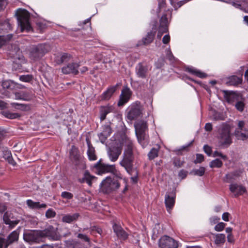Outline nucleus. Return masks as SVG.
Instances as JSON below:
<instances>
[{
    "label": "nucleus",
    "mask_w": 248,
    "mask_h": 248,
    "mask_svg": "<svg viewBox=\"0 0 248 248\" xmlns=\"http://www.w3.org/2000/svg\"><path fill=\"white\" fill-rule=\"evenodd\" d=\"M223 165L222 162L219 159H216L212 160L210 163V167L212 168H221Z\"/></svg>",
    "instance_id": "nucleus-45"
},
{
    "label": "nucleus",
    "mask_w": 248,
    "mask_h": 248,
    "mask_svg": "<svg viewBox=\"0 0 248 248\" xmlns=\"http://www.w3.org/2000/svg\"><path fill=\"white\" fill-rule=\"evenodd\" d=\"M86 141L88 146L87 155L90 160H96L97 155L95 154L94 148L89 138L86 139Z\"/></svg>",
    "instance_id": "nucleus-25"
},
{
    "label": "nucleus",
    "mask_w": 248,
    "mask_h": 248,
    "mask_svg": "<svg viewBox=\"0 0 248 248\" xmlns=\"http://www.w3.org/2000/svg\"><path fill=\"white\" fill-rule=\"evenodd\" d=\"M175 193L172 192L170 194H166L165 203L167 210L170 212L175 203Z\"/></svg>",
    "instance_id": "nucleus-21"
},
{
    "label": "nucleus",
    "mask_w": 248,
    "mask_h": 248,
    "mask_svg": "<svg viewBox=\"0 0 248 248\" xmlns=\"http://www.w3.org/2000/svg\"><path fill=\"white\" fill-rule=\"evenodd\" d=\"M135 128L136 134L140 143L145 140V131L148 128L146 122L144 121H140L134 124Z\"/></svg>",
    "instance_id": "nucleus-9"
},
{
    "label": "nucleus",
    "mask_w": 248,
    "mask_h": 248,
    "mask_svg": "<svg viewBox=\"0 0 248 248\" xmlns=\"http://www.w3.org/2000/svg\"><path fill=\"white\" fill-rule=\"evenodd\" d=\"M229 188L230 191L234 193L235 197L241 195L247 191L245 187L236 184L230 185Z\"/></svg>",
    "instance_id": "nucleus-24"
},
{
    "label": "nucleus",
    "mask_w": 248,
    "mask_h": 248,
    "mask_svg": "<svg viewBox=\"0 0 248 248\" xmlns=\"http://www.w3.org/2000/svg\"><path fill=\"white\" fill-rule=\"evenodd\" d=\"M19 233L16 231L12 232L5 239L0 237V248H7V247L14 242H17L18 240Z\"/></svg>",
    "instance_id": "nucleus-11"
},
{
    "label": "nucleus",
    "mask_w": 248,
    "mask_h": 248,
    "mask_svg": "<svg viewBox=\"0 0 248 248\" xmlns=\"http://www.w3.org/2000/svg\"><path fill=\"white\" fill-rule=\"evenodd\" d=\"M7 208V206L5 203L0 202V213H5Z\"/></svg>",
    "instance_id": "nucleus-64"
},
{
    "label": "nucleus",
    "mask_w": 248,
    "mask_h": 248,
    "mask_svg": "<svg viewBox=\"0 0 248 248\" xmlns=\"http://www.w3.org/2000/svg\"><path fill=\"white\" fill-rule=\"evenodd\" d=\"M64 248H87L84 247V245L81 243L74 241L67 240L65 241Z\"/></svg>",
    "instance_id": "nucleus-27"
},
{
    "label": "nucleus",
    "mask_w": 248,
    "mask_h": 248,
    "mask_svg": "<svg viewBox=\"0 0 248 248\" xmlns=\"http://www.w3.org/2000/svg\"><path fill=\"white\" fill-rule=\"evenodd\" d=\"M168 31V21L166 14L163 15L159 20V26L158 29L157 37L161 38L164 33Z\"/></svg>",
    "instance_id": "nucleus-15"
},
{
    "label": "nucleus",
    "mask_w": 248,
    "mask_h": 248,
    "mask_svg": "<svg viewBox=\"0 0 248 248\" xmlns=\"http://www.w3.org/2000/svg\"><path fill=\"white\" fill-rule=\"evenodd\" d=\"M120 186V184L118 180L112 179L110 177H107L101 183L102 190L107 193H110L112 191L117 189Z\"/></svg>",
    "instance_id": "nucleus-7"
},
{
    "label": "nucleus",
    "mask_w": 248,
    "mask_h": 248,
    "mask_svg": "<svg viewBox=\"0 0 248 248\" xmlns=\"http://www.w3.org/2000/svg\"><path fill=\"white\" fill-rule=\"evenodd\" d=\"M244 101L245 98L242 97L240 100L236 103L235 107L237 110L240 112H242L244 110L245 108Z\"/></svg>",
    "instance_id": "nucleus-42"
},
{
    "label": "nucleus",
    "mask_w": 248,
    "mask_h": 248,
    "mask_svg": "<svg viewBox=\"0 0 248 248\" xmlns=\"http://www.w3.org/2000/svg\"><path fill=\"white\" fill-rule=\"evenodd\" d=\"M170 41V36L169 34L165 35L162 39V42L164 44H168Z\"/></svg>",
    "instance_id": "nucleus-63"
},
{
    "label": "nucleus",
    "mask_w": 248,
    "mask_h": 248,
    "mask_svg": "<svg viewBox=\"0 0 248 248\" xmlns=\"http://www.w3.org/2000/svg\"><path fill=\"white\" fill-rule=\"evenodd\" d=\"M61 196L65 199H71L73 197V195L69 192L64 191L62 193Z\"/></svg>",
    "instance_id": "nucleus-54"
},
{
    "label": "nucleus",
    "mask_w": 248,
    "mask_h": 248,
    "mask_svg": "<svg viewBox=\"0 0 248 248\" xmlns=\"http://www.w3.org/2000/svg\"><path fill=\"white\" fill-rule=\"evenodd\" d=\"M186 70L188 73L201 78H203L206 77V74L205 73H202L201 71L198 70L194 68L187 67L186 68Z\"/></svg>",
    "instance_id": "nucleus-33"
},
{
    "label": "nucleus",
    "mask_w": 248,
    "mask_h": 248,
    "mask_svg": "<svg viewBox=\"0 0 248 248\" xmlns=\"http://www.w3.org/2000/svg\"><path fill=\"white\" fill-rule=\"evenodd\" d=\"M101 161L102 160L100 159L94 165V168L98 171V174L111 173L118 178L122 179L121 174L116 170L115 165L106 164L102 163Z\"/></svg>",
    "instance_id": "nucleus-6"
},
{
    "label": "nucleus",
    "mask_w": 248,
    "mask_h": 248,
    "mask_svg": "<svg viewBox=\"0 0 248 248\" xmlns=\"http://www.w3.org/2000/svg\"><path fill=\"white\" fill-rule=\"evenodd\" d=\"M155 31H152L148 32L147 35L145 37H143L142 39V43L143 45L147 46L153 42L155 36Z\"/></svg>",
    "instance_id": "nucleus-29"
},
{
    "label": "nucleus",
    "mask_w": 248,
    "mask_h": 248,
    "mask_svg": "<svg viewBox=\"0 0 248 248\" xmlns=\"http://www.w3.org/2000/svg\"><path fill=\"white\" fill-rule=\"evenodd\" d=\"M77 237L83 241L87 242L89 245H90L91 243L90 238L86 234L78 233L77 235Z\"/></svg>",
    "instance_id": "nucleus-48"
},
{
    "label": "nucleus",
    "mask_w": 248,
    "mask_h": 248,
    "mask_svg": "<svg viewBox=\"0 0 248 248\" xmlns=\"http://www.w3.org/2000/svg\"><path fill=\"white\" fill-rule=\"evenodd\" d=\"M205 168L203 167H201L199 169L194 170L192 172L194 175L202 176L205 173Z\"/></svg>",
    "instance_id": "nucleus-49"
},
{
    "label": "nucleus",
    "mask_w": 248,
    "mask_h": 248,
    "mask_svg": "<svg viewBox=\"0 0 248 248\" xmlns=\"http://www.w3.org/2000/svg\"><path fill=\"white\" fill-rule=\"evenodd\" d=\"M204 160V156L202 154H197L196 155V159L194 162L195 164L201 163Z\"/></svg>",
    "instance_id": "nucleus-56"
},
{
    "label": "nucleus",
    "mask_w": 248,
    "mask_h": 248,
    "mask_svg": "<svg viewBox=\"0 0 248 248\" xmlns=\"http://www.w3.org/2000/svg\"><path fill=\"white\" fill-rule=\"evenodd\" d=\"M148 72V67L144 65L142 63H138L136 68V73L138 77L141 78H145L147 77Z\"/></svg>",
    "instance_id": "nucleus-23"
},
{
    "label": "nucleus",
    "mask_w": 248,
    "mask_h": 248,
    "mask_svg": "<svg viewBox=\"0 0 248 248\" xmlns=\"http://www.w3.org/2000/svg\"><path fill=\"white\" fill-rule=\"evenodd\" d=\"M50 49L49 46L45 44H39L37 45H32L27 49L29 58L34 61L41 59Z\"/></svg>",
    "instance_id": "nucleus-4"
},
{
    "label": "nucleus",
    "mask_w": 248,
    "mask_h": 248,
    "mask_svg": "<svg viewBox=\"0 0 248 248\" xmlns=\"http://www.w3.org/2000/svg\"><path fill=\"white\" fill-rule=\"evenodd\" d=\"M12 52H15V54H12L13 55V57L15 59H17L20 61H23L25 60L24 57L22 53V51L20 50L19 48H15L14 50L12 51Z\"/></svg>",
    "instance_id": "nucleus-37"
},
{
    "label": "nucleus",
    "mask_w": 248,
    "mask_h": 248,
    "mask_svg": "<svg viewBox=\"0 0 248 248\" xmlns=\"http://www.w3.org/2000/svg\"><path fill=\"white\" fill-rule=\"evenodd\" d=\"M188 174V172L186 170H181L178 173V176L179 177H181L182 179L185 178Z\"/></svg>",
    "instance_id": "nucleus-61"
},
{
    "label": "nucleus",
    "mask_w": 248,
    "mask_h": 248,
    "mask_svg": "<svg viewBox=\"0 0 248 248\" xmlns=\"http://www.w3.org/2000/svg\"><path fill=\"white\" fill-rule=\"evenodd\" d=\"M223 93L225 99L229 104L236 103L243 97L241 93L233 91H223Z\"/></svg>",
    "instance_id": "nucleus-14"
},
{
    "label": "nucleus",
    "mask_w": 248,
    "mask_h": 248,
    "mask_svg": "<svg viewBox=\"0 0 248 248\" xmlns=\"http://www.w3.org/2000/svg\"><path fill=\"white\" fill-rule=\"evenodd\" d=\"M71 58L72 56L70 54L64 53L59 56H56L54 62L57 64L60 65L63 63L68 62Z\"/></svg>",
    "instance_id": "nucleus-26"
},
{
    "label": "nucleus",
    "mask_w": 248,
    "mask_h": 248,
    "mask_svg": "<svg viewBox=\"0 0 248 248\" xmlns=\"http://www.w3.org/2000/svg\"><path fill=\"white\" fill-rule=\"evenodd\" d=\"M132 94V92L127 86L124 87L121 93L119 96V99L117 103L118 107H122L127 103L130 99Z\"/></svg>",
    "instance_id": "nucleus-12"
},
{
    "label": "nucleus",
    "mask_w": 248,
    "mask_h": 248,
    "mask_svg": "<svg viewBox=\"0 0 248 248\" xmlns=\"http://www.w3.org/2000/svg\"><path fill=\"white\" fill-rule=\"evenodd\" d=\"M12 37V34H9L6 35H0V47L10 41Z\"/></svg>",
    "instance_id": "nucleus-40"
},
{
    "label": "nucleus",
    "mask_w": 248,
    "mask_h": 248,
    "mask_svg": "<svg viewBox=\"0 0 248 248\" xmlns=\"http://www.w3.org/2000/svg\"><path fill=\"white\" fill-rule=\"evenodd\" d=\"M27 204L29 207L32 209L45 208L46 207L45 203L41 204L39 202H34L31 200H27Z\"/></svg>",
    "instance_id": "nucleus-32"
},
{
    "label": "nucleus",
    "mask_w": 248,
    "mask_h": 248,
    "mask_svg": "<svg viewBox=\"0 0 248 248\" xmlns=\"http://www.w3.org/2000/svg\"><path fill=\"white\" fill-rule=\"evenodd\" d=\"M14 217L10 211H6L3 216V221L6 225H9L11 229L15 227L19 222V220H14Z\"/></svg>",
    "instance_id": "nucleus-16"
},
{
    "label": "nucleus",
    "mask_w": 248,
    "mask_h": 248,
    "mask_svg": "<svg viewBox=\"0 0 248 248\" xmlns=\"http://www.w3.org/2000/svg\"><path fill=\"white\" fill-rule=\"evenodd\" d=\"M4 157L9 164L14 166L16 165V162L13 159L10 152H6L4 155Z\"/></svg>",
    "instance_id": "nucleus-43"
},
{
    "label": "nucleus",
    "mask_w": 248,
    "mask_h": 248,
    "mask_svg": "<svg viewBox=\"0 0 248 248\" xmlns=\"http://www.w3.org/2000/svg\"><path fill=\"white\" fill-rule=\"evenodd\" d=\"M225 242V235L224 234H217L215 237V243L219 246Z\"/></svg>",
    "instance_id": "nucleus-39"
},
{
    "label": "nucleus",
    "mask_w": 248,
    "mask_h": 248,
    "mask_svg": "<svg viewBox=\"0 0 248 248\" xmlns=\"http://www.w3.org/2000/svg\"><path fill=\"white\" fill-rule=\"evenodd\" d=\"M46 238L56 241L60 240L61 236L52 226L43 230L28 231L23 234L24 240L30 244L43 242Z\"/></svg>",
    "instance_id": "nucleus-2"
},
{
    "label": "nucleus",
    "mask_w": 248,
    "mask_h": 248,
    "mask_svg": "<svg viewBox=\"0 0 248 248\" xmlns=\"http://www.w3.org/2000/svg\"><path fill=\"white\" fill-rule=\"evenodd\" d=\"M91 231L92 233H93L94 232H96L100 234H101L103 232V231L101 228L96 227L95 226H92L91 228Z\"/></svg>",
    "instance_id": "nucleus-57"
},
{
    "label": "nucleus",
    "mask_w": 248,
    "mask_h": 248,
    "mask_svg": "<svg viewBox=\"0 0 248 248\" xmlns=\"http://www.w3.org/2000/svg\"><path fill=\"white\" fill-rule=\"evenodd\" d=\"M112 133V129L108 124L102 126V131L98 135L100 141L104 143Z\"/></svg>",
    "instance_id": "nucleus-20"
},
{
    "label": "nucleus",
    "mask_w": 248,
    "mask_h": 248,
    "mask_svg": "<svg viewBox=\"0 0 248 248\" xmlns=\"http://www.w3.org/2000/svg\"><path fill=\"white\" fill-rule=\"evenodd\" d=\"M171 4L174 7L175 10H177L178 8L182 6L183 4L186 3L188 0H183L178 1L177 2H174L173 0H170Z\"/></svg>",
    "instance_id": "nucleus-47"
},
{
    "label": "nucleus",
    "mask_w": 248,
    "mask_h": 248,
    "mask_svg": "<svg viewBox=\"0 0 248 248\" xmlns=\"http://www.w3.org/2000/svg\"><path fill=\"white\" fill-rule=\"evenodd\" d=\"M172 163L175 167L179 168L184 165L185 161L184 160H181L179 157H174L173 158Z\"/></svg>",
    "instance_id": "nucleus-46"
},
{
    "label": "nucleus",
    "mask_w": 248,
    "mask_h": 248,
    "mask_svg": "<svg viewBox=\"0 0 248 248\" xmlns=\"http://www.w3.org/2000/svg\"><path fill=\"white\" fill-rule=\"evenodd\" d=\"M56 215V212L52 209L47 210L46 213V216L48 218L55 217Z\"/></svg>",
    "instance_id": "nucleus-50"
},
{
    "label": "nucleus",
    "mask_w": 248,
    "mask_h": 248,
    "mask_svg": "<svg viewBox=\"0 0 248 248\" xmlns=\"http://www.w3.org/2000/svg\"><path fill=\"white\" fill-rule=\"evenodd\" d=\"M114 232L119 239L121 240H125L128 238V234L120 225L116 223L113 225Z\"/></svg>",
    "instance_id": "nucleus-19"
},
{
    "label": "nucleus",
    "mask_w": 248,
    "mask_h": 248,
    "mask_svg": "<svg viewBox=\"0 0 248 248\" xmlns=\"http://www.w3.org/2000/svg\"><path fill=\"white\" fill-rule=\"evenodd\" d=\"M11 105L16 109H20L23 111H26L30 109V106L29 105L19 104L17 103H12Z\"/></svg>",
    "instance_id": "nucleus-38"
},
{
    "label": "nucleus",
    "mask_w": 248,
    "mask_h": 248,
    "mask_svg": "<svg viewBox=\"0 0 248 248\" xmlns=\"http://www.w3.org/2000/svg\"><path fill=\"white\" fill-rule=\"evenodd\" d=\"M19 79L22 81L30 82L32 79V76L30 75H23L20 77Z\"/></svg>",
    "instance_id": "nucleus-52"
},
{
    "label": "nucleus",
    "mask_w": 248,
    "mask_h": 248,
    "mask_svg": "<svg viewBox=\"0 0 248 248\" xmlns=\"http://www.w3.org/2000/svg\"><path fill=\"white\" fill-rule=\"evenodd\" d=\"M203 149L205 153H206L208 155H211L212 149L209 146L207 145H204L203 147Z\"/></svg>",
    "instance_id": "nucleus-62"
},
{
    "label": "nucleus",
    "mask_w": 248,
    "mask_h": 248,
    "mask_svg": "<svg viewBox=\"0 0 248 248\" xmlns=\"http://www.w3.org/2000/svg\"><path fill=\"white\" fill-rule=\"evenodd\" d=\"M114 107L111 105L101 106L99 108L100 120L101 121H104L106 118V116L108 114L114 112Z\"/></svg>",
    "instance_id": "nucleus-22"
},
{
    "label": "nucleus",
    "mask_w": 248,
    "mask_h": 248,
    "mask_svg": "<svg viewBox=\"0 0 248 248\" xmlns=\"http://www.w3.org/2000/svg\"><path fill=\"white\" fill-rule=\"evenodd\" d=\"M242 78L236 76H232L229 78V80L227 82L228 84L230 85H237L242 82Z\"/></svg>",
    "instance_id": "nucleus-36"
},
{
    "label": "nucleus",
    "mask_w": 248,
    "mask_h": 248,
    "mask_svg": "<svg viewBox=\"0 0 248 248\" xmlns=\"http://www.w3.org/2000/svg\"><path fill=\"white\" fill-rule=\"evenodd\" d=\"M1 114L6 118L10 119H15L21 117V115L18 113H13L9 110H3Z\"/></svg>",
    "instance_id": "nucleus-34"
},
{
    "label": "nucleus",
    "mask_w": 248,
    "mask_h": 248,
    "mask_svg": "<svg viewBox=\"0 0 248 248\" xmlns=\"http://www.w3.org/2000/svg\"><path fill=\"white\" fill-rule=\"evenodd\" d=\"M192 142L193 141H191L188 145H187L186 146H183L182 148H181L179 150H175L174 152L176 153V154L177 155H182V151H185V150L187 151L188 147L192 144Z\"/></svg>",
    "instance_id": "nucleus-53"
},
{
    "label": "nucleus",
    "mask_w": 248,
    "mask_h": 248,
    "mask_svg": "<svg viewBox=\"0 0 248 248\" xmlns=\"http://www.w3.org/2000/svg\"><path fill=\"white\" fill-rule=\"evenodd\" d=\"M141 111L140 102H136L128 108L126 117L131 121L135 120L141 115Z\"/></svg>",
    "instance_id": "nucleus-8"
},
{
    "label": "nucleus",
    "mask_w": 248,
    "mask_h": 248,
    "mask_svg": "<svg viewBox=\"0 0 248 248\" xmlns=\"http://www.w3.org/2000/svg\"><path fill=\"white\" fill-rule=\"evenodd\" d=\"M245 123L243 121H240L238 123V127L235 129V130H240L243 129H247L245 127Z\"/></svg>",
    "instance_id": "nucleus-60"
},
{
    "label": "nucleus",
    "mask_w": 248,
    "mask_h": 248,
    "mask_svg": "<svg viewBox=\"0 0 248 248\" xmlns=\"http://www.w3.org/2000/svg\"><path fill=\"white\" fill-rule=\"evenodd\" d=\"M18 22L20 26L21 31L26 30L29 31L32 28L29 22L30 14L25 9H19L16 13Z\"/></svg>",
    "instance_id": "nucleus-5"
},
{
    "label": "nucleus",
    "mask_w": 248,
    "mask_h": 248,
    "mask_svg": "<svg viewBox=\"0 0 248 248\" xmlns=\"http://www.w3.org/2000/svg\"><path fill=\"white\" fill-rule=\"evenodd\" d=\"M166 5L165 0H158V12H160L161 10L165 8Z\"/></svg>",
    "instance_id": "nucleus-58"
},
{
    "label": "nucleus",
    "mask_w": 248,
    "mask_h": 248,
    "mask_svg": "<svg viewBox=\"0 0 248 248\" xmlns=\"http://www.w3.org/2000/svg\"><path fill=\"white\" fill-rule=\"evenodd\" d=\"M160 248H177L178 243L172 238L164 235L159 241Z\"/></svg>",
    "instance_id": "nucleus-10"
},
{
    "label": "nucleus",
    "mask_w": 248,
    "mask_h": 248,
    "mask_svg": "<svg viewBox=\"0 0 248 248\" xmlns=\"http://www.w3.org/2000/svg\"><path fill=\"white\" fill-rule=\"evenodd\" d=\"M95 178V176L90 175L89 172L86 171L84 174V177L81 180H80L79 181L81 183L86 182L89 186H91L92 185V181Z\"/></svg>",
    "instance_id": "nucleus-35"
},
{
    "label": "nucleus",
    "mask_w": 248,
    "mask_h": 248,
    "mask_svg": "<svg viewBox=\"0 0 248 248\" xmlns=\"http://www.w3.org/2000/svg\"><path fill=\"white\" fill-rule=\"evenodd\" d=\"M214 119L216 121H223L225 117L220 113H216L214 115Z\"/></svg>",
    "instance_id": "nucleus-55"
},
{
    "label": "nucleus",
    "mask_w": 248,
    "mask_h": 248,
    "mask_svg": "<svg viewBox=\"0 0 248 248\" xmlns=\"http://www.w3.org/2000/svg\"><path fill=\"white\" fill-rule=\"evenodd\" d=\"M226 224L223 222H219L217 223L215 227V230L217 232H220L224 230Z\"/></svg>",
    "instance_id": "nucleus-51"
},
{
    "label": "nucleus",
    "mask_w": 248,
    "mask_h": 248,
    "mask_svg": "<svg viewBox=\"0 0 248 248\" xmlns=\"http://www.w3.org/2000/svg\"><path fill=\"white\" fill-rule=\"evenodd\" d=\"M159 147L157 148H153L148 153V156L150 160H153L158 156Z\"/></svg>",
    "instance_id": "nucleus-41"
},
{
    "label": "nucleus",
    "mask_w": 248,
    "mask_h": 248,
    "mask_svg": "<svg viewBox=\"0 0 248 248\" xmlns=\"http://www.w3.org/2000/svg\"><path fill=\"white\" fill-rule=\"evenodd\" d=\"M231 126L227 123H223L217 129V138L220 145L228 147L232 143Z\"/></svg>",
    "instance_id": "nucleus-3"
},
{
    "label": "nucleus",
    "mask_w": 248,
    "mask_h": 248,
    "mask_svg": "<svg viewBox=\"0 0 248 248\" xmlns=\"http://www.w3.org/2000/svg\"><path fill=\"white\" fill-rule=\"evenodd\" d=\"M115 86L111 87L108 89L100 96L101 100H108L111 97L114 93L116 91Z\"/></svg>",
    "instance_id": "nucleus-31"
},
{
    "label": "nucleus",
    "mask_w": 248,
    "mask_h": 248,
    "mask_svg": "<svg viewBox=\"0 0 248 248\" xmlns=\"http://www.w3.org/2000/svg\"><path fill=\"white\" fill-rule=\"evenodd\" d=\"M213 156L214 157H217V156H220L224 160H227L228 159V157L227 155H223L221 153L219 152L218 151H215L213 153Z\"/></svg>",
    "instance_id": "nucleus-59"
},
{
    "label": "nucleus",
    "mask_w": 248,
    "mask_h": 248,
    "mask_svg": "<svg viewBox=\"0 0 248 248\" xmlns=\"http://www.w3.org/2000/svg\"><path fill=\"white\" fill-rule=\"evenodd\" d=\"M123 144L124 146V151L120 165L125 169L129 174L133 175L130 178L131 181L133 183L136 184L138 182L139 174L137 169L134 168L133 165L135 159L134 145L132 141L127 137L123 139Z\"/></svg>",
    "instance_id": "nucleus-1"
},
{
    "label": "nucleus",
    "mask_w": 248,
    "mask_h": 248,
    "mask_svg": "<svg viewBox=\"0 0 248 248\" xmlns=\"http://www.w3.org/2000/svg\"><path fill=\"white\" fill-rule=\"evenodd\" d=\"M122 151V148L120 146L109 147L107 149V154L110 160L112 162L116 161L121 154Z\"/></svg>",
    "instance_id": "nucleus-13"
},
{
    "label": "nucleus",
    "mask_w": 248,
    "mask_h": 248,
    "mask_svg": "<svg viewBox=\"0 0 248 248\" xmlns=\"http://www.w3.org/2000/svg\"><path fill=\"white\" fill-rule=\"evenodd\" d=\"M79 64L76 62L69 63L62 68V71L64 74H72L77 75L78 73V68Z\"/></svg>",
    "instance_id": "nucleus-18"
},
{
    "label": "nucleus",
    "mask_w": 248,
    "mask_h": 248,
    "mask_svg": "<svg viewBox=\"0 0 248 248\" xmlns=\"http://www.w3.org/2000/svg\"><path fill=\"white\" fill-rule=\"evenodd\" d=\"M234 135L238 140H246L248 139V130H235Z\"/></svg>",
    "instance_id": "nucleus-28"
},
{
    "label": "nucleus",
    "mask_w": 248,
    "mask_h": 248,
    "mask_svg": "<svg viewBox=\"0 0 248 248\" xmlns=\"http://www.w3.org/2000/svg\"><path fill=\"white\" fill-rule=\"evenodd\" d=\"M22 99L25 101H30L34 98V95L31 91L24 92L22 93Z\"/></svg>",
    "instance_id": "nucleus-44"
},
{
    "label": "nucleus",
    "mask_w": 248,
    "mask_h": 248,
    "mask_svg": "<svg viewBox=\"0 0 248 248\" xmlns=\"http://www.w3.org/2000/svg\"><path fill=\"white\" fill-rule=\"evenodd\" d=\"M70 158L72 162L76 165L78 166L81 161V156L79 150L75 145H72L69 153Z\"/></svg>",
    "instance_id": "nucleus-17"
},
{
    "label": "nucleus",
    "mask_w": 248,
    "mask_h": 248,
    "mask_svg": "<svg viewBox=\"0 0 248 248\" xmlns=\"http://www.w3.org/2000/svg\"><path fill=\"white\" fill-rule=\"evenodd\" d=\"M79 216V214L77 213L72 215H66L63 216L62 221L63 222L70 223L73 221L77 220Z\"/></svg>",
    "instance_id": "nucleus-30"
}]
</instances>
